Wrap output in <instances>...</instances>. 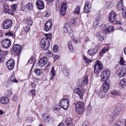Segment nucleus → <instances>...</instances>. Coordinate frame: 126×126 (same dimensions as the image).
<instances>
[{
    "label": "nucleus",
    "mask_w": 126,
    "mask_h": 126,
    "mask_svg": "<svg viewBox=\"0 0 126 126\" xmlns=\"http://www.w3.org/2000/svg\"><path fill=\"white\" fill-rule=\"evenodd\" d=\"M25 9V6L23 4H21V10L22 11H24Z\"/></svg>",
    "instance_id": "56"
},
{
    "label": "nucleus",
    "mask_w": 126,
    "mask_h": 126,
    "mask_svg": "<svg viewBox=\"0 0 126 126\" xmlns=\"http://www.w3.org/2000/svg\"><path fill=\"white\" fill-rule=\"evenodd\" d=\"M32 94V95L33 97H35V91L34 89L31 90V91Z\"/></svg>",
    "instance_id": "51"
},
{
    "label": "nucleus",
    "mask_w": 126,
    "mask_h": 126,
    "mask_svg": "<svg viewBox=\"0 0 126 126\" xmlns=\"http://www.w3.org/2000/svg\"><path fill=\"white\" fill-rule=\"evenodd\" d=\"M10 80L12 82H17L18 81L15 78L14 76L12 75L10 77Z\"/></svg>",
    "instance_id": "44"
},
{
    "label": "nucleus",
    "mask_w": 126,
    "mask_h": 126,
    "mask_svg": "<svg viewBox=\"0 0 126 126\" xmlns=\"http://www.w3.org/2000/svg\"><path fill=\"white\" fill-rule=\"evenodd\" d=\"M47 62V58L45 57L41 58L39 61L38 65L41 67H42L45 65Z\"/></svg>",
    "instance_id": "15"
},
{
    "label": "nucleus",
    "mask_w": 126,
    "mask_h": 126,
    "mask_svg": "<svg viewBox=\"0 0 126 126\" xmlns=\"http://www.w3.org/2000/svg\"><path fill=\"white\" fill-rule=\"evenodd\" d=\"M70 23L73 25H75V21L74 19H71L70 21Z\"/></svg>",
    "instance_id": "55"
},
{
    "label": "nucleus",
    "mask_w": 126,
    "mask_h": 126,
    "mask_svg": "<svg viewBox=\"0 0 126 126\" xmlns=\"http://www.w3.org/2000/svg\"><path fill=\"white\" fill-rule=\"evenodd\" d=\"M26 8L28 10H30L33 9L32 4V3H29L26 5Z\"/></svg>",
    "instance_id": "36"
},
{
    "label": "nucleus",
    "mask_w": 126,
    "mask_h": 126,
    "mask_svg": "<svg viewBox=\"0 0 126 126\" xmlns=\"http://www.w3.org/2000/svg\"><path fill=\"white\" fill-rule=\"evenodd\" d=\"M72 120L70 118H68L66 119L65 123L68 126H72L73 125Z\"/></svg>",
    "instance_id": "26"
},
{
    "label": "nucleus",
    "mask_w": 126,
    "mask_h": 126,
    "mask_svg": "<svg viewBox=\"0 0 126 126\" xmlns=\"http://www.w3.org/2000/svg\"><path fill=\"white\" fill-rule=\"evenodd\" d=\"M58 126H64V124L62 123H60Z\"/></svg>",
    "instance_id": "64"
},
{
    "label": "nucleus",
    "mask_w": 126,
    "mask_h": 126,
    "mask_svg": "<svg viewBox=\"0 0 126 126\" xmlns=\"http://www.w3.org/2000/svg\"><path fill=\"white\" fill-rule=\"evenodd\" d=\"M109 50L108 47L104 48L100 52V55L101 56H103V54L108 51Z\"/></svg>",
    "instance_id": "28"
},
{
    "label": "nucleus",
    "mask_w": 126,
    "mask_h": 126,
    "mask_svg": "<svg viewBox=\"0 0 126 126\" xmlns=\"http://www.w3.org/2000/svg\"><path fill=\"white\" fill-rule=\"evenodd\" d=\"M75 108L77 112L79 114L82 113L84 110L83 103L81 102H78L75 104Z\"/></svg>",
    "instance_id": "3"
},
{
    "label": "nucleus",
    "mask_w": 126,
    "mask_h": 126,
    "mask_svg": "<svg viewBox=\"0 0 126 126\" xmlns=\"http://www.w3.org/2000/svg\"><path fill=\"white\" fill-rule=\"evenodd\" d=\"M25 24L29 26H31L33 23L32 20L31 19L28 18L24 20Z\"/></svg>",
    "instance_id": "25"
},
{
    "label": "nucleus",
    "mask_w": 126,
    "mask_h": 126,
    "mask_svg": "<svg viewBox=\"0 0 126 126\" xmlns=\"http://www.w3.org/2000/svg\"><path fill=\"white\" fill-rule=\"evenodd\" d=\"M34 59L33 58H30V59L29 60L28 62V63L29 64H33V65L32 66V67H33V66H34Z\"/></svg>",
    "instance_id": "38"
},
{
    "label": "nucleus",
    "mask_w": 126,
    "mask_h": 126,
    "mask_svg": "<svg viewBox=\"0 0 126 126\" xmlns=\"http://www.w3.org/2000/svg\"><path fill=\"white\" fill-rule=\"evenodd\" d=\"M69 105V102L68 99L65 98L61 101L60 104V107L64 110H66L68 108Z\"/></svg>",
    "instance_id": "6"
},
{
    "label": "nucleus",
    "mask_w": 126,
    "mask_h": 126,
    "mask_svg": "<svg viewBox=\"0 0 126 126\" xmlns=\"http://www.w3.org/2000/svg\"><path fill=\"white\" fill-rule=\"evenodd\" d=\"M46 37L43 38L41 40L40 44L41 48L45 50H48L49 48V44L48 39L50 40L52 36L50 33L46 34Z\"/></svg>",
    "instance_id": "1"
},
{
    "label": "nucleus",
    "mask_w": 126,
    "mask_h": 126,
    "mask_svg": "<svg viewBox=\"0 0 126 126\" xmlns=\"http://www.w3.org/2000/svg\"><path fill=\"white\" fill-rule=\"evenodd\" d=\"M1 103L3 104H6L8 103L9 100L8 98L6 97H2L0 99Z\"/></svg>",
    "instance_id": "23"
},
{
    "label": "nucleus",
    "mask_w": 126,
    "mask_h": 126,
    "mask_svg": "<svg viewBox=\"0 0 126 126\" xmlns=\"http://www.w3.org/2000/svg\"><path fill=\"white\" fill-rule=\"evenodd\" d=\"M3 12L4 13H7L9 10V7L7 5H5L3 6Z\"/></svg>",
    "instance_id": "41"
},
{
    "label": "nucleus",
    "mask_w": 126,
    "mask_h": 126,
    "mask_svg": "<svg viewBox=\"0 0 126 126\" xmlns=\"http://www.w3.org/2000/svg\"><path fill=\"white\" fill-rule=\"evenodd\" d=\"M80 6L77 5L75 8L74 12L77 14H79L80 13Z\"/></svg>",
    "instance_id": "32"
},
{
    "label": "nucleus",
    "mask_w": 126,
    "mask_h": 126,
    "mask_svg": "<svg viewBox=\"0 0 126 126\" xmlns=\"http://www.w3.org/2000/svg\"><path fill=\"white\" fill-rule=\"evenodd\" d=\"M67 7V4L66 3L64 2L63 3L60 10V13L61 15L63 16L65 15Z\"/></svg>",
    "instance_id": "16"
},
{
    "label": "nucleus",
    "mask_w": 126,
    "mask_h": 126,
    "mask_svg": "<svg viewBox=\"0 0 126 126\" xmlns=\"http://www.w3.org/2000/svg\"><path fill=\"white\" fill-rule=\"evenodd\" d=\"M35 4L38 9L39 10L43 9L44 8V2L42 0H37Z\"/></svg>",
    "instance_id": "14"
},
{
    "label": "nucleus",
    "mask_w": 126,
    "mask_h": 126,
    "mask_svg": "<svg viewBox=\"0 0 126 126\" xmlns=\"http://www.w3.org/2000/svg\"><path fill=\"white\" fill-rule=\"evenodd\" d=\"M2 46L5 48H9L11 44V42L10 40L7 38L3 39L1 42Z\"/></svg>",
    "instance_id": "9"
},
{
    "label": "nucleus",
    "mask_w": 126,
    "mask_h": 126,
    "mask_svg": "<svg viewBox=\"0 0 126 126\" xmlns=\"http://www.w3.org/2000/svg\"><path fill=\"white\" fill-rule=\"evenodd\" d=\"M119 63L121 65L124 66L126 65V62L124 60L123 57H121Z\"/></svg>",
    "instance_id": "30"
},
{
    "label": "nucleus",
    "mask_w": 126,
    "mask_h": 126,
    "mask_svg": "<svg viewBox=\"0 0 126 126\" xmlns=\"http://www.w3.org/2000/svg\"><path fill=\"white\" fill-rule=\"evenodd\" d=\"M99 23V22L95 20V21H94V26H95V27H96Z\"/></svg>",
    "instance_id": "58"
},
{
    "label": "nucleus",
    "mask_w": 126,
    "mask_h": 126,
    "mask_svg": "<svg viewBox=\"0 0 126 126\" xmlns=\"http://www.w3.org/2000/svg\"><path fill=\"white\" fill-rule=\"evenodd\" d=\"M103 34V33L98 32L96 34L95 36L96 37L98 38L100 41H103L104 39L102 35Z\"/></svg>",
    "instance_id": "24"
},
{
    "label": "nucleus",
    "mask_w": 126,
    "mask_h": 126,
    "mask_svg": "<svg viewBox=\"0 0 126 126\" xmlns=\"http://www.w3.org/2000/svg\"><path fill=\"white\" fill-rule=\"evenodd\" d=\"M54 69V67H52L51 70L49 74L50 78L51 80L53 79L54 76L56 74Z\"/></svg>",
    "instance_id": "22"
},
{
    "label": "nucleus",
    "mask_w": 126,
    "mask_h": 126,
    "mask_svg": "<svg viewBox=\"0 0 126 126\" xmlns=\"http://www.w3.org/2000/svg\"><path fill=\"white\" fill-rule=\"evenodd\" d=\"M52 24V22L48 20L46 22L44 26L45 29L46 31L47 32L50 30Z\"/></svg>",
    "instance_id": "19"
},
{
    "label": "nucleus",
    "mask_w": 126,
    "mask_h": 126,
    "mask_svg": "<svg viewBox=\"0 0 126 126\" xmlns=\"http://www.w3.org/2000/svg\"><path fill=\"white\" fill-rule=\"evenodd\" d=\"M48 57H51L52 56L53 53L52 52L48 51Z\"/></svg>",
    "instance_id": "59"
},
{
    "label": "nucleus",
    "mask_w": 126,
    "mask_h": 126,
    "mask_svg": "<svg viewBox=\"0 0 126 126\" xmlns=\"http://www.w3.org/2000/svg\"><path fill=\"white\" fill-rule=\"evenodd\" d=\"M17 7L16 4H13L11 6V8L15 12L16 11V8Z\"/></svg>",
    "instance_id": "45"
},
{
    "label": "nucleus",
    "mask_w": 126,
    "mask_h": 126,
    "mask_svg": "<svg viewBox=\"0 0 126 126\" xmlns=\"http://www.w3.org/2000/svg\"><path fill=\"white\" fill-rule=\"evenodd\" d=\"M53 50L54 52H57L58 51V46L55 45L53 47Z\"/></svg>",
    "instance_id": "47"
},
{
    "label": "nucleus",
    "mask_w": 126,
    "mask_h": 126,
    "mask_svg": "<svg viewBox=\"0 0 126 126\" xmlns=\"http://www.w3.org/2000/svg\"><path fill=\"white\" fill-rule=\"evenodd\" d=\"M125 81L126 79H123L119 83V87L121 88H122L125 85Z\"/></svg>",
    "instance_id": "37"
},
{
    "label": "nucleus",
    "mask_w": 126,
    "mask_h": 126,
    "mask_svg": "<svg viewBox=\"0 0 126 126\" xmlns=\"http://www.w3.org/2000/svg\"><path fill=\"white\" fill-rule=\"evenodd\" d=\"M63 72L65 76H67L69 72L68 70H67L66 69H64L63 70Z\"/></svg>",
    "instance_id": "49"
},
{
    "label": "nucleus",
    "mask_w": 126,
    "mask_h": 126,
    "mask_svg": "<svg viewBox=\"0 0 126 126\" xmlns=\"http://www.w3.org/2000/svg\"><path fill=\"white\" fill-rule=\"evenodd\" d=\"M112 3L110 2H108L106 3V7L108 9L110 8H112Z\"/></svg>",
    "instance_id": "39"
},
{
    "label": "nucleus",
    "mask_w": 126,
    "mask_h": 126,
    "mask_svg": "<svg viewBox=\"0 0 126 126\" xmlns=\"http://www.w3.org/2000/svg\"><path fill=\"white\" fill-rule=\"evenodd\" d=\"M85 89L77 88L75 89L74 92L75 93H77L79 95L80 99H82L83 94L85 93Z\"/></svg>",
    "instance_id": "11"
},
{
    "label": "nucleus",
    "mask_w": 126,
    "mask_h": 126,
    "mask_svg": "<svg viewBox=\"0 0 126 126\" xmlns=\"http://www.w3.org/2000/svg\"><path fill=\"white\" fill-rule=\"evenodd\" d=\"M30 26H26L24 29V31L26 32H27L30 31L31 28Z\"/></svg>",
    "instance_id": "48"
},
{
    "label": "nucleus",
    "mask_w": 126,
    "mask_h": 126,
    "mask_svg": "<svg viewBox=\"0 0 126 126\" xmlns=\"http://www.w3.org/2000/svg\"><path fill=\"white\" fill-rule=\"evenodd\" d=\"M104 81V83L103 85V88L104 92H107L108 91L110 87V85H109V81L108 80H106V81Z\"/></svg>",
    "instance_id": "13"
},
{
    "label": "nucleus",
    "mask_w": 126,
    "mask_h": 126,
    "mask_svg": "<svg viewBox=\"0 0 126 126\" xmlns=\"http://www.w3.org/2000/svg\"><path fill=\"white\" fill-rule=\"evenodd\" d=\"M22 48L20 45L18 44H14L13 47L11 51L16 55L19 56L21 52Z\"/></svg>",
    "instance_id": "4"
},
{
    "label": "nucleus",
    "mask_w": 126,
    "mask_h": 126,
    "mask_svg": "<svg viewBox=\"0 0 126 126\" xmlns=\"http://www.w3.org/2000/svg\"><path fill=\"white\" fill-rule=\"evenodd\" d=\"M116 73L119 77H123L126 74V67H124L118 69L116 71Z\"/></svg>",
    "instance_id": "10"
},
{
    "label": "nucleus",
    "mask_w": 126,
    "mask_h": 126,
    "mask_svg": "<svg viewBox=\"0 0 126 126\" xmlns=\"http://www.w3.org/2000/svg\"><path fill=\"white\" fill-rule=\"evenodd\" d=\"M111 94L112 95L117 96L120 95V93L119 91L115 90L112 91Z\"/></svg>",
    "instance_id": "34"
},
{
    "label": "nucleus",
    "mask_w": 126,
    "mask_h": 126,
    "mask_svg": "<svg viewBox=\"0 0 126 126\" xmlns=\"http://www.w3.org/2000/svg\"><path fill=\"white\" fill-rule=\"evenodd\" d=\"M116 13L112 12H111L109 16V20L111 23H113L116 18Z\"/></svg>",
    "instance_id": "18"
},
{
    "label": "nucleus",
    "mask_w": 126,
    "mask_h": 126,
    "mask_svg": "<svg viewBox=\"0 0 126 126\" xmlns=\"http://www.w3.org/2000/svg\"><path fill=\"white\" fill-rule=\"evenodd\" d=\"M94 67V73L96 74H98L103 69V66L102 63L100 61L97 60L95 62Z\"/></svg>",
    "instance_id": "2"
},
{
    "label": "nucleus",
    "mask_w": 126,
    "mask_h": 126,
    "mask_svg": "<svg viewBox=\"0 0 126 126\" xmlns=\"http://www.w3.org/2000/svg\"><path fill=\"white\" fill-rule=\"evenodd\" d=\"M69 26V25L68 23H65L63 28V31L65 33L68 32L70 36L72 37L73 35V32L72 30Z\"/></svg>",
    "instance_id": "5"
},
{
    "label": "nucleus",
    "mask_w": 126,
    "mask_h": 126,
    "mask_svg": "<svg viewBox=\"0 0 126 126\" xmlns=\"http://www.w3.org/2000/svg\"><path fill=\"white\" fill-rule=\"evenodd\" d=\"M12 93L11 90H9L7 91V96H10L12 95Z\"/></svg>",
    "instance_id": "52"
},
{
    "label": "nucleus",
    "mask_w": 126,
    "mask_h": 126,
    "mask_svg": "<svg viewBox=\"0 0 126 126\" xmlns=\"http://www.w3.org/2000/svg\"><path fill=\"white\" fill-rule=\"evenodd\" d=\"M122 13L123 17L126 18V7Z\"/></svg>",
    "instance_id": "50"
},
{
    "label": "nucleus",
    "mask_w": 126,
    "mask_h": 126,
    "mask_svg": "<svg viewBox=\"0 0 126 126\" xmlns=\"http://www.w3.org/2000/svg\"><path fill=\"white\" fill-rule=\"evenodd\" d=\"M48 117L49 116H47L46 114H44L43 116L42 119L44 121L46 122H47L49 121V120H47Z\"/></svg>",
    "instance_id": "46"
},
{
    "label": "nucleus",
    "mask_w": 126,
    "mask_h": 126,
    "mask_svg": "<svg viewBox=\"0 0 126 126\" xmlns=\"http://www.w3.org/2000/svg\"><path fill=\"white\" fill-rule=\"evenodd\" d=\"M31 85L32 88H35V87L36 85L33 83H31Z\"/></svg>",
    "instance_id": "62"
},
{
    "label": "nucleus",
    "mask_w": 126,
    "mask_h": 126,
    "mask_svg": "<svg viewBox=\"0 0 126 126\" xmlns=\"http://www.w3.org/2000/svg\"><path fill=\"white\" fill-rule=\"evenodd\" d=\"M56 10H59L60 7V5L59 4L56 3Z\"/></svg>",
    "instance_id": "60"
},
{
    "label": "nucleus",
    "mask_w": 126,
    "mask_h": 126,
    "mask_svg": "<svg viewBox=\"0 0 126 126\" xmlns=\"http://www.w3.org/2000/svg\"><path fill=\"white\" fill-rule=\"evenodd\" d=\"M7 13H8L9 14H10L12 15H14V13L13 12V11L11 10H9Z\"/></svg>",
    "instance_id": "57"
},
{
    "label": "nucleus",
    "mask_w": 126,
    "mask_h": 126,
    "mask_svg": "<svg viewBox=\"0 0 126 126\" xmlns=\"http://www.w3.org/2000/svg\"><path fill=\"white\" fill-rule=\"evenodd\" d=\"M114 30V28L113 26H110L107 28V32H110L113 31Z\"/></svg>",
    "instance_id": "42"
},
{
    "label": "nucleus",
    "mask_w": 126,
    "mask_h": 126,
    "mask_svg": "<svg viewBox=\"0 0 126 126\" xmlns=\"http://www.w3.org/2000/svg\"><path fill=\"white\" fill-rule=\"evenodd\" d=\"M35 72L37 75H40L42 73L41 71L39 69H35Z\"/></svg>",
    "instance_id": "43"
},
{
    "label": "nucleus",
    "mask_w": 126,
    "mask_h": 126,
    "mask_svg": "<svg viewBox=\"0 0 126 126\" xmlns=\"http://www.w3.org/2000/svg\"><path fill=\"white\" fill-rule=\"evenodd\" d=\"M85 42H87L89 40V39L87 37H85L84 38Z\"/></svg>",
    "instance_id": "61"
},
{
    "label": "nucleus",
    "mask_w": 126,
    "mask_h": 126,
    "mask_svg": "<svg viewBox=\"0 0 126 126\" xmlns=\"http://www.w3.org/2000/svg\"><path fill=\"white\" fill-rule=\"evenodd\" d=\"M5 35L8 37L12 36L14 38V34L12 32L9 31L5 33Z\"/></svg>",
    "instance_id": "35"
},
{
    "label": "nucleus",
    "mask_w": 126,
    "mask_h": 126,
    "mask_svg": "<svg viewBox=\"0 0 126 126\" xmlns=\"http://www.w3.org/2000/svg\"><path fill=\"white\" fill-rule=\"evenodd\" d=\"M110 74V72L109 70H103L101 73V78L102 81H106L108 80Z\"/></svg>",
    "instance_id": "7"
},
{
    "label": "nucleus",
    "mask_w": 126,
    "mask_h": 126,
    "mask_svg": "<svg viewBox=\"0 0 126 126\" xmlns=\"http://www.w3.org/2000/svg\"><path fill=\"white\" fill-rule=\"evenodd\" d=\"M8 53V51H4L3 55H6Z\"/></svg>",
    "instance_id": "63"
},
{
    "label": "nucleus",
    "mask_w": 126,
    "mask_h": 126,
    "mask_svg": "<svg viewBox=\"0 0 126 126\" xmlns=\"http://www.w3.org/2000/svg\"><path fill=\"white\" fill-rule=\"evenodd\" d=\"M91 4L90 2H87L85 4L84 8V11L85 13H89L90 11L89 10L91 8Z\"/></svg>",
    "instance_id": "17"
},
{
    "label": "nucleus",
    "mask_w": 126,
    "mask_h": 126,
    "mask_svg": "<svg viewBox=\"0 0 126 126\" xmlns=\"http://www.w3.org/2000/svg\"><path fill=\"white\" fill-rule=\"evenodd\" d=\"M68 46L69 50L71 52H73L74 51V49L73 47L72 43L71 42H69L68 43Z\"/></svg>",
    "instance_id": "31"
},
{
    "label": "nucleus",
    "mask_w": 126,
    "mask_h": 126,
    "mask_svg": "<svg viewBox=\"0 0 126 126\" xmlns=\"http://www.w3.org/2000/svg\"><path fill=\"white\" fill-rule=\"evenodd\" d=\"M83 58L84 60L86 63H89L92 62L91 60L88 59L85 56H83Z\"/></svg>",
    "instance_id": "40"
},
{
    "label": "nucleus",
    "mask_w": 126,
    "mask_h": 126,
    "mask_svg": "<svg viewBox=\"0 0 126 126\" xmlns=\"http://www.w3.org/2000/svg\"><path fill=\"white\" fill-rule=\"evenodd\" d=\"M95 20L99 22L101 20V18L99 16H98L96 17Z\"/></svg>",
    "instance_id": "53"
},
{
    "label": "nucleus",
    "mask_w": 126,
    "mask_h": 126,
    "mask_svg": "<svg viewBox=\"0 0 126 126\" xmlns=\"http://www.w3.org/2000/svg\"><path fill=\"white\" fill-rule=\"evenodd\" d=\"M107 27H106V25L105 24H102L101 27V29L105 33L107 32Z\"/></svg>",
    "instance_id": "33"
},
{
    "label": "nucleus",
    "mask_w": 126,
    "mask_h": 126,
    "mask_svg": "<svg viewBox=\"0 0 126 126\" xmlns=\"http://www.w3.org/2000/svg\"><path fill=\"white\" fill-rule=\"evenodd\" d=\"M8 68L10 70H12L15 66V61L12 59H9L6 63Z\"/></svg>",
    "instance_id": "12"
},
{
    "label": "nucleus",
    "mask_w": 126,
    "mask_h": 126,
    "mask_svg": "<svg viewBox=\"0 0 126 126\" xmlns=\"http://www.w3.org/2000/svg\"><path fill=\"white\" fill-rule=\"evenodd\" d=\"M88 77L87 76H85L84 78L82 81V85H84L87 84L88 82Z\"/></svg>",
    "instance_id": "29"
},
{
    "label": "nucleus",
    "mask_w": 126,
    "mask_h": 126,
    "mask_svg": "<svg viewBox=\"0 0 126 126\" xmlns=\"http://www.w3.org/2000/svg\"><path fill=\"white\" fill-rule=\"evenodd\" d=\"M97 51L94 48H92L90 50H89L88 53L89 55L90 56H92L95 54Z\"/></svg>",
    "instance_id": "27"
},
{
    "label": "nucleus",
    "mask_w": 126,
    "mask_h": 126,
    "mask_svg": "<svg viewBox=\"0 0 126 126\" xmlns=\"http://www.w3.org/2000/svg\"><path fill=\"white\" fill-rule=\"evenodd\" d=\"M124 8L123 1L122 0H120L118 3L117 8L119 11H122L124 10Z\"/></svg>",
    "instance_id": "21"
},
{
    "label": "nucleus",
    "mask_w": 126,
    "mask_h": 126,
    "mask_svg": "<svg viewBox=\"0 0 126 126\" xmlns=\"http://www.w3.org/2000/svg\"><path fill=\"white\" fill-rule=\"evenodd\" d=\"M17 98V95L16 94H15L13 98V101L14 102H16Z\"/></svg>",
    "instance_id": "54"
},
{
    "label": "nucleus",
    "mask_w": 126,
    "mask_h": 126,
    "mask_svg": "<svg viewBox=\"0 0 126 126\" xmlns=\"http://www.w3.org/2000/svg\"><path fill=\"white\" fill-rule=\"evenodd\" d=\"M118 115V113L114 112L112 113L111 116L110 118L109 122L110 123H112L114 121L115 118L117 117Z\"/></svg>",
    "instance_id": "20"
},
{
    "label": "nucleus",
    "mask_w": 126,
    "mask_h": 126,
    "mask_svg": "<svg viewBox=\"0 0 126 126\" xmlns=\"http://www.w3.org/2000/svg\"><path fill=\"white\" fill-rule=\"evenodd\" d=\"M12 24V21L10 19H6L3 22L2 24L3 28L5 29H8L9 28Z\"/></svg>",
    "instance_id": "8"
}]
</instances>
